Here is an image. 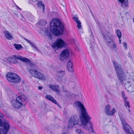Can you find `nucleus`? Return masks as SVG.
Wrapping results in <instances>:
<instances>
[{"mask_svg": "<svg viewBox=\"0 0 134 134\" xmlns=\"http://www.w3.org/2000/svg\"><path fill=\"white\" fill-rule=\"evenodd\" d=\"M91 119H90L88 121L86 124H84L83 123L81 122L82 124L83 125H86L88 123L89 124V125L90 126V127L88 129H87V130L88 131L90 132V133H93L94 132V130L93 129V125L92 123V122L90 121V120Z\"/></svg>", "mask_w": 134, "mask_h": 134, "instance_id": "a211bd4d", "label": "nucleus"}, {"mask_svg": "<svg viewBox=\"0 0 134 134\" xmlns=\"http://www.w3.org/2000/svg\"><path fill=\"white\" fill-rule=\"evenodd\" d=\"M125 15L127 16V15H129V12H126L125 14Z\"/></svg>", "mask_w": 134, "mask_h": 134, "instance_id": "58836bf2", "label": "nucleus"}, {"mask_svg": "<svg viewBox=\"0 0 134 134\" xmlns=\"http://www.w3.org/2000/svg\"><path fill=\"white\" fill-rule=\"evenodd\" d=\"M122 43L124 45V48L125 49H127V43L125 42H122Z\"/></svg>", "mask_w": 134, "mask_h": 134, "instance_id": "473e14b6", "label": "nucleus"}, {"mask_svg": "<svg viewBox=\"0 0 134 134\" xmlns=\"http://www.w3.org/2000/svg\"><path fill=\"white\" fill-rule=\"evenodd\" d=\"M25 17H26L27 18H29V16H28L27 15V16H26V15H25Z\"/></svg>", "mask_w": 134, "mask_h": 134, "instance_id": "79ce46f5", "label": "nucleus"}, {"mask_svg": "<svg viewBox=\"0 0 134 134\" xmlns=\"http://www.w3.org/2000/svg\"><path fill=\"white\" fill-rule=\"evenodd\" d=\"M4 35L6 38L9 40H12L13 37L11 33L8 31H3Z\"/></svg>", "mask_w": 134, "mask_h": 134, "instance_id": "6ab92c4d", "label": "nucleus"}, {"mask_svg": "<svg viewBox=\"0 0 134 134\" xmlns=\"http://www.w3.org/2000/svg\"><path fill=\"white\" fill-rule=\"evenodd\" d=\"M96 23H98V22H97V21H96Z\"/></svg>", "mask_w": 134, "mask_h": 134, "instance_id": "8fccbe9b", "label": "nucleus"}, {"mask_svg": "<svg viewBox=\"0 0 134 134\" xmlns=\"http://www.w3.org/2000/svg\"><path fill=\"white\" fill-rule=\"evenodd\" d=\"M46 38L48 39L49 41H52V33L50 32H48L46 31Z\"/></svg>", "mask_w": 134, "mask_h": 134, "instance_id": "b1692460", "label": "nucleus"}, {"mask_svg": "<svg viewBox=\"0 0 134 134\" xmlns=\"http://www.w3.org/2000/svg\"><path fill=\"white\" fill-rule=\"evenodd\" d=\"M45 97L46 99L50 101L55 104H57V102L51 96L49 95H47Z\"/></svg>", "mask_w": 134, "mask_h": 134, "instance_id": "412c9836", "label": "nucleus"}, {"mask_svg": "<svg viewBox=\"0 0 134 134\" xmlns=\"http://www.w3.org/2000/svg\"><path fill=\"white\" fill-rule=\"evenodd\" d=\"M79 122V119L77 116L74 115L71 116L69 120L68 127V129H71L74 126L77 125Z\"/></svg>", "mask_w": 134, "mask_h": 134, "instance_id": "6e6552de", "label": "nucleus"}, {"mask_svg": "<svg viewBox=\"0 0 134 134\" xmlns=\"http://www.w3.org/2000/svg\"><path fill=\"white\" fill-rule=\"evenodd\" d=\"M31 74L35 77L42 80H45V79L43 75L38 71L34 69L30 70Z\"/></svg>", "mask_w": 134, "mask_h": 134, "instance_id": "9d476101", "label": "nucleus"}, {"mask_svg": "<svg viewBox=\"0 0 134 134\" xmlns=\"http://www.w3.org/2000/svg\"><path fill=\"white\" fill-rule=\"evenodd\" d=\"M69 55V50L67 49L63 50L61 52L60 54V59L63 60H66L67 59Z\"/></svg>", "mask_w": 134, "mask_h": 134, "instance_id": "f8f14e48", "label": "nucleus"}, {"mask_svg": "<svg viewBox=\"0 0 134 134\" xmlns=\"http://www.w3.org/2000/svg\"><path fill=\"white\" fill-rule=\"evenodd\" d=\"M118 4L122 8H127L129 7V3L127 0H117Z\"/></svg>", "mask_w": 134, "mask_h": 134, "instance_id": "dca6fc26", "label": "nucleus"}, {"mask_svg": "<svg viewBox=\"0 0 134 134\" xmlns=\"http://www.w3.org/2000/svg\"><path fill=\"white\" fill-rule=\"evenodd\" d=\"M119 39V42L120 44H121V40H120V38Z\"/></svg>", "mask_w": 134, "mask_h": 134, "instance_id": "a19ab883", "label": "nucleus"}, {"mask_svg": "<svg viewBox=\"0 0 134 134\" xmlns=\"http://www.w3.org/2000/svg\"><path fill=\"white\" fill-rule=\"evenodd\" d=\"M37 5L38 8L40 9L42 8L43 12L44 13L45 7L44 5L42 4V2L41 1H38L37 3Z\"/></svg>", "mask_w": 134, "mask_h": 134, "instance_id": "5701e85b", "label": "nucleus"}, {"mask_svg": "<svg viewBox=\"0 0 134 134\" xmlns=\"http://www.w3.org/2000/svg\"><path fill=\"white\" fill-rule=\"evenodd\" d=\"M120 118L121 121L122 122V124L123 125H124L125 124H127L125 121V120L124 118L122 116H120Z\"/></svg>", "mask_w": 134, "mask_h": 134, "instance_id": "c85d7f7f", "label": "nucleus"}, {"mask_svg": "<svg viewBox=\"0 0 134 134\" xmlns=\"http://www.w3.org/2000/svg\"><path fill=\"white\" fill-rule=\"evenodd\" d=\"M3 115L0 112V117L1 118H3Z\"/></svg>", "mask_w": 134, "mask_h": 134, "instance_id": "4c0bfd02", "label": "nucleus"}, {"mask_svg": "<svg viewBox=\"0 0 134 134\" xmlns=\"http://www.w3.org/2000/svg\"><path fill=\"white\" fill-rule=\"evenodd\" d=\"M74 105L76 109L79 110L81 112L80 116L81 121L84 124H86L91 118L87 113L83 105L80 101H77L75 102Z\"/></svg>", "mask_w": 134, "mask_h": 134, "instance_id": "7ed1b4c3", "label": "nucleus"}, {"mask_svg": "<svg viewBox=\"0 0 134 134\" xmlns=\"http://www.w3.org/2000/svg\"><path fill=\"white\" fill-rule=\"evenodd\" d=\"M113 63L116 71V75L118 78L120 82H123L126 80H130L127 81L128 83H131L128 87L129 89L127 90L128 91L131 92H133L134 89V76L131 78L130 76L127 77L125 73L124 72L121 66L118 64L116 62L113 61Z\"/></svg>", "mask_w": 134, "mask_h": 134, "instance_id": "f257e3e1", "label": "nucleus"}, {"mask_svg": "<svg viewBox=\"0 0 134 134\" xmlns=\"http://www.w3.org/2000/svg\"><path fill=\"white\" fill-rule=\"evenodd\" d=\"M14 46H15V48L18 50H20L21 48H22V47L21 44L15 43L14 44Z\"/></svg>", "mask_w": 134, "mask_h": 134, "instance_id": "cd10ccee", "label": "nucleus"}, {"mask_svg": "<svg viewBox=\"0 0 134 134\" xmlns=\"http://www.w3.org/2000/svg\"><path fill=\"white\" fill-rule=\"evenodd\" d=\"M122 97L123 99V102L125 107L127 109H129L130 107L129 102L127 100V98L125 96L124 92L122 91L121 92Z\"/></svg>", "mask_w": 134, "mask_h": 134, "instance_id": "4468645a", "label": "nucleus"}, {"mask_svg": "<svg viewBox=\"0 0 134 134\" xmlns=\"http://www.w3.org/2000/svg\"><path fill=\"white\" fill-rule=\"evenodd\" d=\"M110 107L109 105H106L105 109V112L108 115L111 116L113 115L116 112V110L114 108H113L111 111H110Z\"/></svg>", "mask_w": 134, "mask_h": 134, "instance_id": "ddd939ff", "label": "nucleus"}, {"mask_svg": "<svg viewBox=\"0 0 134 134\" xmlns=\"http://www.w3.org/2000/svg\"><path fill=\"white\" fill-rule=\"evenodd\" d=\"M62 134H67V133H66L64 132Z\"/></svg>", "mask_w": 134, "mask_h": 134, "instance_id": "37998d69", "label": "nucleus"}, {"mask_svg": "<svg viewBox=\"0 0 134 134\" xmlns=\"http://www.w3.org/2000/svg\"><path fill=\"white\" fill-rule=\"evenodd\" d=\"M50 28L54 35L58 36L64 31V26L60 20L55 19L52 20L50 23Z\"/></svg>", "mask_w": 134, "mask_h": 134, "instance_id": "f03ea898", "label": "nucleus"}, {"mask_svg": "<svg viewBox=\"0 0 134 134\" xmlns=\"http://www.w3.org/2000/svg\"><path fill=\"white\" fill-rule=\"evenodd\" d=\"M113 87H110L108 88H107L106 90L108 93H110L111 91H113Z\"/></svg>", "mask_w": 134, "mask_h": 134, "instance_id": "7c9ffc66", "label": "nucleus"}, {"mask_svg": "<svg viewBox=\"0 0 134 134\" xmlns=\"http://www.w3.org/2000/svg\"><path fill=\"white\" fill-rule=\"evenodd\" d=\"M72 67V63L71 62V60H69L68 62L67 65V69L70 72H72L73 71Z\"/></svg>", "mask_w": 134, "mask_h": 134, "instance_id": "aec40b11", "label": "nucleus"}, {"mask_svg": "<svg viewBox=\"0 0 134 134\" xmlns=\"http://www.w3.org/2000/svg\"><path fill=\"white\" fill-rule=\"evenodd\" d=\"M16 7H17L20 10H21V9L17 5H16Z\"/></svg>", "mask_w": 134, "mask_h": 134, "instance_id": "ea45409f", "label": "nucleus"}, {"mask_svg": "<svg viewBox=\"0 0 134 134\" xmlns=\"http://www.w3.org/2000/svg\"><path fill=\"white\" fill-rule=\"evenodd\" d=\"M75 131L78 134H85L83 131L79 129L76 130Z\"/></svg>", "mask_w": 134, "mask_h": 134, "instance_id": "c756f323", "label": "nucleus"}, {"mask_svg": "<svg viewBox=\"0 0 134 134\" xmlns=\"http://www.w3.org/2000/svg\"><path fill=\"white\" fill-rule=\"evenodd\" d=\"M127 86V85L126 84H125V87H126Z\"/></svg>", "mask_w": 134, "mask_h": 134, "instance_id": "a18cd8bd", "label": "nucleus"}, {"mask_svg": "<svg viewBox=\"0 0 134 134\" xmlns=\"http://www.w3.org/2000/svg\"><path fill=\"white\" fill-rule=\"evenodd\" d=\"M116 33L118 38H121L122 36L121 31L119 30H117L116 31Z\"/></svg>", "mask_w": 134, "mask_h": 134, "instance_id": "bb28decb", "label": "nucleus"}, {"mask_svg": "<svg viewBox=\"0 0 134 134\" xmlns=\"http://www.w3.org/2000/svg\"><path fill=\"white\" fill-rule=\"evenodd\" d=\"M21 15V16L22 17H23V16H22Z\"/></svg>", "mask_w": 134, "mask_h": 134, "instance_id": "3c124183", "label": "nucleus"}, {"mask_svg": "<svg viewBox=\"0 0 134 134\" xmlns=\"http://www.w3.org/2000/svg\"><path fill=\"white\" fill-rule=\"evenodd\" d=\"M77 24V27L79 29H80L82 27L81 25V23L80 21L76 23Z\"/></svg>", "mask_w": 134, "mask_h": 134, "instance_id": "2f4dec72", "label": "nucleus"}, {"mask_svg": "<svg viewBox=\"0 0 134 134\" xmlns=\"http://www.w3.org/2000/svg\"><path fill=\"white\" fill-rule=\"evenodd\" d=\"M39 26H42L43 27H44V25L46 24V21L43 20H41L39 22Z\"/></svg>", "mask_w": 134, "mask_h": 134, "instance_id": "393cba45", "label": "nucleus"}, {"mask_svg": "<svg viewBox=\"0 0 134 134\" xmlns=\"http://www.w3.org/2000/svg\"><path fill=\"white\" fill-rule=\"evenodd\" d=\"M18 96L17 97L16 94H14L13 97L14 99V100L11 101L13 106L14 108H19L27 103V98L23 94L21 93H18Z\"/></svg>", "mask_w": 134, "mask_h": 134, "instance_id": "20e7f679", "label": "nucleus"}, {"mask_svg": "<svg viewBox=\"0 0 134 134\" xmlns=\"http://www.w3.org/2000/svg\"><path fill=\"white\" fill-rule=\"evenodd\" d=\"M12 98H13V97H12ZM14 99V98H13L12 100H11V101H12V100H13V99Z\"/></svg>", "mask_w": 134, "mask_h": 134, "instance_id": "de8ad7c7", "label": "nucleus"}, {"mask_svg": "<svg viewBox=\"0 0 134 134\" xmlns=\"http://www.w3.org/2000/svg\"><path fill=\"white\" fill-rule=\"evenodd\" d=\"M43 88L42 86H40L38 87V89L39 90H41Z\"/></svg>", "mask_w": 134, "mask_h": 134, "instance_id": "e433bc0d", "label": "nucleus"}, {"mask_svg": "<svg viewBox=\"0 0 134 134\" xmlns=\"http://www.w3.org/2000/svg\"><path fill=\"white\" fill-rule=\"evenodd\" d=\"M7 78L9 81L15 83L19 82L21 80L20 77L14 73H8L7 75Z\"/></svg>", "mask_w": 134, "mask_h": 134, "instance_id": "423d86ee", "label": "nucleus"}, {"mask_svg": "<svg viewBox=\"0 0 134 134\" xmlns=\"http://www.w3.org/2000/svg\"><path fill=\"white\" fill-rule=\"evenodd\" d=\"M10 127L9 125L8 122H4L3 126L0 128V134H6L8 131Z\"/></svg>", "mask_w": 134, "mask_h": 134, "instance_id": "9b49d317", "label": "nucleus"}, {"mask_svg": "<svg viewBox=\"0 0 134 134\" xmlns=\"http://www.w3.org/2000/svg\"><path fill=\"white\" fill-rule=\"evenodd\" d=\"M24 38L25 41H27L28 43L30 44L31 46L32 47H33L35 50H37V49L35 45H34L32 43H31L30 41L25 38Z\"/></svg>", "mask_w": 134, "mask_h": 134, "instance_id": "a878e982", "label": "nucleus"}, {"mask_svg": "<svg viewBox=\"0 0 134 134\" xmlns=\"http://www.w3.org/2000/svg\"><path fill=\"white\" fill-rule=\"evenodd\" d=\"M128 109V111H130V110L129 109Z\"/></svg>", "mask_w": 134, "mask_h": 134, "instance_id": "09e8293b", "label": "nucleus"}, {"mask_svg": "<svg viewBox=\"0 0 134 134\" xmlns=\"http://www.w3.org/2000/svg\"><path fill=\"white\" fill-rule=\"evenodd\" d=\"M62 83L63 84H65V83L67 82L68 81L67 79L66 78H64L63 80H62Z\"/></svg>", "mask_w": 134, "mask_h": 134, "instance_id": "f704fd0d", "label": "nucleus"}, {"mask_svg": "<svg viewBox=\"0 0 134 134\" xmlns=\"http://www.w3.org/2000/svg\"><path fill=\"white\" fill-rule=\"evenodd\" d=\"M123 129L126 134H134V132L132 130L130 126L127 124L123 125Z\"/></svg>", "mask_w": 134, "mask_h": 134, "instance_id": "2eb2a0df", "label": "nucleus"}, {"mask_svg": "<svg viewBox=\"0 0 134 134\" xmlns=\"http://www.w3.org/2000/svg\"><path fill=\"white\" fill-rule=\"evenodd\" d=\"M49 87L52 90L56 92L59 91L58 89L59 86L58 85H54L52 84H50L49 85Z\"/></svg>", "mask_w": 134, "mask_h": 134, "instance_id": "4be33fe9", "label": "nucleus"}, {"mask_svg": "<svg viewBox=\"0 0 134 134\" xmlns=\"http://www.w3.org/2000/svg\"><path fill=\"white\" fill-rule=\"evenodd\" d=\"M103 37L106 40L107 44L109 48L113 51H116L117 49L116 44L113 40L106 35H104Z\"/></svg>", "mask_w": 134, "mask_h": 134, "instance_id": "39448f33", "label": "nucleus"}, {"mask_svg": "<svg viewBox=\"0 0 134 134\" xmlns=\"http://www.w3.org/2000/svg\"><path fill=\"white\" fill-rule=\"evenodd\" d=\"M27 13V12H25L24 13H25V14H26Z\"/></svg>", "mask_w": 134, "mask_h": 134, "instance_id": "49530a36", "label": "nucleus"}, {"mask_svg": "<svg viewBox=\"0 0 134 134\" xmlns=\"http://www.w3.org/2000/svg\"><path fill=\"white\" fill-rule=\"evenodd\" d=\"M75 21L76 23H77L80 21L78 19L77 17H73L72 18Z\"/></svg>", "mask_w": 134, "mask_h": 134, "instance_id": "72a5a7b5", "label": "nucleus"}, {"mask_svg": "<svg viewBox=\"0 0 134 134\" xmlns=\"http://www.w3.org/2000/svg\"><path fill=\"white\" fill-rule=\"evenodd\" d=\"M66 45V43L60 38H57L52 45L53 47H57L58 48H62L65 46Z\"/></svg>", "mask_w": 134, "mask_h": 134, "instance_id": "1a4fd4ad", "label": "nucleus"}, {"mask_svg": "<svg viewBox=\"0 0 134 134\" xmlns=\"http://www.w3.org/2000/svg\"><path fill=\"white\" fill-rule=\"evenodd\" d=\"M3 123H2V120L0 119V126L2 125V126L1 127V128H2V127L3 126Z\"/></svg>", "mask_w": 134, "mask_h": 134, "instance_id": "c9c22d12", "label": "nucleus"}, {"mask_svg": "<svg viewBox=\"0 0 134 134\" xmlns=\"http://www.w3.org/2000/svg\"><path fill=\"white\" fill-rule=\"evenodd\" d=\"M41 29H41V30L42 31H44L43 30V29L42 28H41Z\"/></svg>", "mask_w": 134, "mask_h": 134, "instance_id": "c03bdc74", "label": "nucleus"}, {"mask_svg": "<svg viewBox=\"0 0 134 134\" xmlns=\"http://www.w3.org/2000/svg\"><path fill=\"white\" fill-rule=\"evenodd\" d=\"M17 59L24 62H29L30 61L29 59L27 58L15 55L13 56V57H9L8 58L7 60L8 62L10 64H16L18 62Z\"/></svg>", "mask_w": 134, "mask_h": 134, "instance_id": "0eeeda50", "label": "nucleus"}, {"mask_svg": "<svg viewBox=\"0 0 134 134\" xmlns=\"http://www.w3.org/2000/svg\"><path fill=\"white\" fill-rule=\"evenodd\" d=\"M57 80L60 81H62V79L60 78L61 77H63L65 75V72L64 70H59L57 72Z\"/></svg>", "mask_w": 134, "mask_h": 134, "instance_id": "f3484780", "label": "nucleus"}]
</instances>
